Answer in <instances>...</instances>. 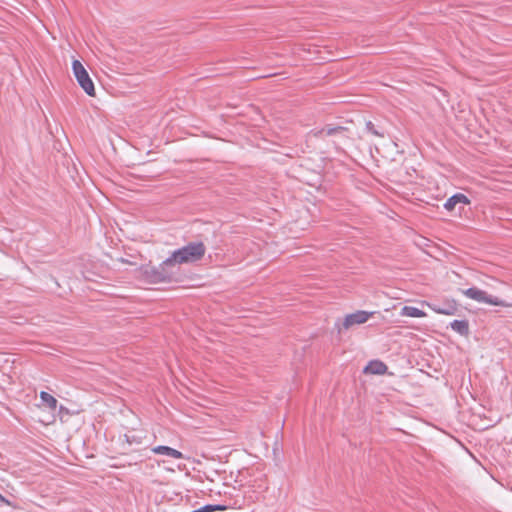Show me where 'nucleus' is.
Instances as JSON below:
<instances>
[{
  "label": "nucleus",
  "mask_w": 512,
  "mask_h": 512,
  "mask_svg": "<svg viewBox=\"0 0 512 512\" xmlns=\"http://www.w3.org/2000/svg\"><path fill=\"white\" fill-rule=\"evenodd\" d=\"M373 131L375 132V134H376V135L383 136V134H380V133L378 132V130H373Z\"/></svg>",
  "instance_id": "obj_18"
},
{
  "label": "nucleus",
  "mask_w": 512,
  "mask_h": 512,
  "mask_svg": "<svg viewBox=\"0 0 512 512\" xmlns=\"http://www.w3.org/2000/svg\"><path fill=\"white\" fill-rule=\"evenodd\" d=\"M153 452L156 453V454H160V455H165L167 457H170V458H174V459H181L183 458V454L174 449V448H171L169 446H157L155 448H153Z\"/></svg>",
  "instance_id": "obj_9"
},
{
  "label": "nucleus",
  "mask_w": 512,
  "mask_h": 512,
  "mask_svg": "<svg viewBox=\"0 0 512 512\" xmlns=\"http://www.w3.org/2000/svg\"><path fill=\"white\" fill-rule=\"evenodd\" d=\"M335 131H336V130L329 129V130H328V135H332V134H333V132H335Z\"/></svg>",
  "instance_id": "obj_17"
},
{
  "label": "nucleus",
  "mask_w": 512,
  "mask_h": 512,
  "mask_svg": "<svg viewBox=\"0 0 512 512\" xmlns=\"http://www.w3.org/2000/svg\"><path fill=\"white\" fill-rule=\"evenodd\" d=\"M176 273L177 271L172 265H166V260L158 267H153L145 271L147 279L151 283L170 282Z\"/></svg>",
  "instance_id": "obj_3"
},
{
  "label": "nucleus",
  "mask_w": 512,
  "mask_h": 512,
  "mask_svg": "<svg viewBox=\"0 0 512 512\" xmlns=\"http://www.w3.org/2000/svg\"><path fill=\"white\" fill-rule=\"evenodd\" d=\"M72 72L78 85L83 89V91L88 96H95L96 90L94 82L80 60L73 59Z\"/></svg>",
  "instance_id": "obj_2"
},
{
  "label": "nucleus",
  "mask_w": 512,
  "mask_h": 512,
  "mask_svg": "<svg viewBox=\"0 0 512 512\" xmlns=\"http://www.w3.org/2000/svg\"><path fill=\"white\" fill-rule=\"evenodd\" d=\"M400 315L413 318H422L426 316V313L416 307L404 306L400 311Z\"/></svg>",
  "instance_id": "obj_11"
},
{
  "label": "nucleus",
  "mask_w": 512,
  "mask_h": 512,
  "mask_svg": "<svg viewBox=\"0 0 512 512\" xmlns=\"http://www.w3.org/2000/svg\"><path fill=\"white\" fill-rule=\"evenodd\" d=\"M469 203L470 200L464 194L457 193L447 199V201L444 204V207L446 210L452 211L458 204L466 205Z\"/></svg>",
  "instance_id": "obj_8"
},
{
  "label": "nucleus",
  "mask_w": 512,
  "mask_h": 512,
  "mask_svg": "<svg viewBox=\"0 0 512 512\" xmlns=\"http://www.w3.org/2000/svg\"><path fill=\"white\" fill-rule=\"evenodd\" d=\"M428 306L434 312L443 315H455L458 311L455 300H445L442 303H430Z\"/></svg>",
  "instance_id": "obj_6"
},
{
  "label": "nucleus",
  "mask_w": 512,
  "mask_h": 512,
  "mask_svg": "<svg viewBox=\"0 0 512 512\" xmlns=\"http://www.w3.org/2000/svg\"><path fill=\"white\" fill-rule=\"evenodd\" d=\"M249 128H258V126L257 125H252Z\"/></svg>",
  "instance_id": "obj_19"
},
{
  "label": "nucleus",
  "mask_w": 512,
  "mask_h": 512,
  "mask_svg": "<svg viewBox=\"0 0 512 512\" xmlns=\"http://www.w3.org/2000/svg\"><path fill=\"white\" fill-rule=\"evenodd\" d=\"M128 443H132L134 441V437H130L129 435H125Z\"/></svg>",
  "instance_id": "obj_16"
},
{
  "label": "nucleus",
  "mask_w": 512,
  "mask_h": 512,
  "mask_svg": "<svg viewBox=\"0 0 512 512\" xmlns=\"http://www.w3.org/2000/svg\"><path fill=\"white\" fill-rule=\"evenodd\" d=\"M452 330L459 333L462 336L469 334V323L466 320H454L450 324Z\"/></svg>",
  "instance_id": "obj_10"
},
{
  "label": "nucleus",
  "mask_w": 512,
  "mask_h": 512,
  "mask_svg": "<svg viewBox=\"0 0 512 512\" xmlns=\"http://www.w3.org/2000/svg\"><path fill=\"white\" fill-rule=\"evenodd\" d=\"M462 292L466 297L473 299L479 303H487L490 305L502 306V307L512 306L511 304H508L507 302H505L497 297L489 295L486 291L481 290L477 287H471L466 290H463Z\"/></svg>",
  "instance_id": "obj_4"
},
{
  "label": "nucleus",
  "mask_w": 512,
  "mask_h": 512,
  "mask_svg": "<svg viewBox=\"0 0 512 512\" xmlns=\"http://www.w3.org/2000/svg\"><path fill=\"white\" fill-rule=\"evenodd\" d=\"M375 312H367L363 310H359L355 313L346 315L343 321V328L349 329L354 325H359L366 323L371 316L374 315Z\"/></svg>",
  "instance_id": "obj_5"
},
{
  "label": "nucleus",
  "mask_w": 512,
  "mask_h": 512,
  "mask_svg": "<svg viewBox=\"0 0 512 512\" xmlns=\"http://www.w3.org/2000/svg\"><path fill=\"white\" fill-rule=\"evenodd\" d=\"M40 398H41L43 404H45L48 408H50L51 410L56 409L58 401L55 397H53L52 395H50L49 393H47L45 391H42L40 393Z\"/></svg>",
  "instance_id": "obj_12"
},
{
  "label": "nucleus",
  "mask_w": 512,
  "mask_h": 512,
  "mask_svg": "<svg viewBox=\"0 0 512 512\" xmlns=\"http://www.w3.org/2000/svg\"><path fill=\"white\" fill-rule=\"evenodd\" d=\"M226 510V506L224 505H214V511H223Z\"/></svg>",
  "instance_id": "obj_13"
},
{
  "label": "nucleus",
  "mask_w": 512,
  "mask_h": 512,
  "mask_svg": "<svg viewBox=\"0 0 512 512\" xmlns=\"http://www.w3.org/2000/svg\"><path fill=\"white\" fill-rule=\"evenodd\" d=\"M387 371V365L380 360H372L364 368L365 374L383 375Z\"/></svg>",
  "instance_id": "obj_7"
},
{
  "label": "nucleus",
  "mask_w": 512,
  "mask_h": 512,
  "mask_svg": "<svg viewBox=\"0 0 512 512\" xmlns=\"http://www.w3.org/2000/svg\"><path fill=\"white\" fill-rule=\"evenodd\" d=\"M365 128H375V127H374V124L371 121H366L365 122Z\"/></svg>",
  "instance_id": "obj_15"
},
{
  "label": "nucleus",
  "mask_w": 512,
  "mask_h": 512,
  "mask_svg": "<svg viewBox=\"0 0 512 512\" xmlns=\"http://www.w3.org/2000/svg\"><path fill=\"white\" fill-rule=\"evenodd\" d=\"M205 252L206 247L203 242H189L187 245L175 250L171 256L166 259V265H172L177 271V265L198 262L203 258Z\"/></svg>",
  "instance_id": "obj_1"
},
{
  "label": "nucleus",
  "mask_w": 512,
  "mask_h": 512,
  "mask_svg": "<svg viewBox=\"0 0 512 512\" xmlns=\"http://www.w3.org/2000/svg\"><path fill=\"white\" fill-rule=\"evenodd\" d=\"M325 128H335V129H338V128H344V127L341 126V125L329 124Z\"/></svg>",
  "instance_id": "obj_14"
}]
</instances>
